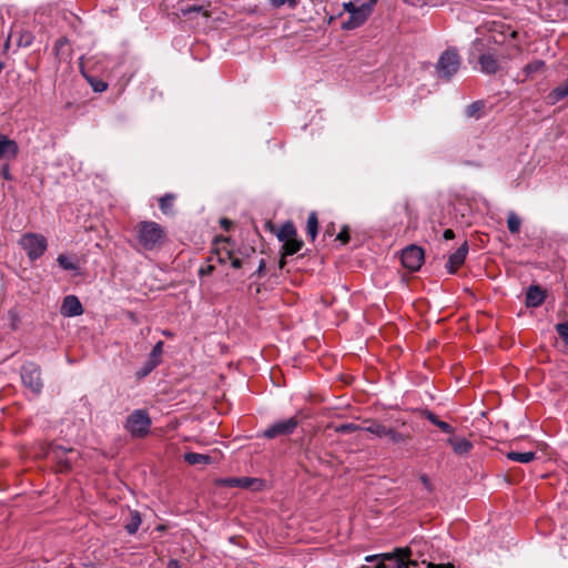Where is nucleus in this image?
I'll return each instance as SVG.
<instances>
[{
    "label": "nucleus",
    "mask_w": 568,
    "mask_h": 568,
    "mask_svg": "<svg viewBox=\"0 0 568 568\" xmlns=\"http://www.w3.org/2000/svg\"><path fill=\"white\" fill-rule=\"evenodd\" d=\"M136 250L156 251L166 241V232L162 225L154 221H140L134 226Z\"/></svg>",
    "instance_id": "1"
},
{
    "label": "nucleus",
    "mask_w": 568,
    "mask_h": 568,
    "mask_svg": "<svg viewBox=\"0 0 568 568\" xmlns=\"http://www.w3.org/2000/svg\"><path fill=\"white\" fill-rule=\"evenodd\" d=\"M462 59L455 48H448L438 58L435 65L439 79L450 80L459 70Z\"/></svg>",
    "instance_id": "2"
},
{
    "label": "nucleus",
    "mask_w": 568,
    "mask_h": 568,
    "mask_svg": "<svg viewBox=\"0 0 568 568\" xmlns=\"http://www.w3.org/2000/svg\"><path fill=\"white\" fill-rule=\"evenodd\" d=\"M151 417L145 409H134L124 422V429L133 438H143L150 433Z\"/></svg>",
    "instance_id": "3"
},
{
    "label": "nucleus",
    "mask_w": 568,
    "mask_h": 568,
    "mask_svg": "<svg viewBox=\"0 0 568 568\" xmlns=\"http://www.w3.org/2000/svg\"><path fill=\"white\" fill-rule=\"evenodd\" d=\"M45 455L57 464L59 471L65 473L72 469V465L74 460H77L79 453L73 448H65L52 443L48 446Z\"/></svg>",
    "instance_id": "4"
},
{
    "label": "nucleus",
    "mask_w": 568,
    "mask_h": 568,
    "mask_svg": "<svg viewBox=\"0 0 568 568\" xmlns=\"http://www.w3.org/2000/svg\"><path fill=\"white\" fill-rule=\"evenodd\" d=\"M20 374L23 386L34 395H40L43 388L40 366L33 362L24 363L20 368Z\"/></svg>",
    "instance_id": "5"
},
{
    "label": "nucleus",
    "mask_w": 568,
    "mask_h": 568,
    "mask_svg": "<svg viewBox=\"0 0 568 568\" xmlns=\"http://www.w3.org/2000/svg\"><path fill=\"white\" fill-rule=\"evenodd\" d=\"M20 245L26 251L30 261L41 257L47 251V239L37 233H27L20 239Z\"/></svg>",
    "instance_id": "6"
},
{
    "label": "nucleus",
    "mask_w": 568,
    "mask_h": 568,
    "mask_svg": "<svg viewBox=\"0 0 568 568\" xmlns=\"http://www.w3.org/2000/svg\"><path fill=\"white\" fill-rule=\"evenodd\" d=\"M298 424L300 422L295 416L287 419L277 420L263 430L262 437L273 439L280 436L292 435L297 428Z\"/></svg>",
    "instance_id": "7"
},
{
    "label": "nucleus",
    "mask_w": 568,
    "mask_h": 568,
    "mask_svg": "<svg viewBox=\"0 0 568 568\" xmlns=\"http://www.w3.org/2000/svg\"><path fill=\"white\" fill-rule=\"evenodd\" d=\"M424 250L415 244L408 245L402 251V265L410 272L418 271L424 263Z\"/></svg>",
    "instance_id": "8"
},
{
    "label": "nucleus",
    "mask_w": 568,
    "mask_h": 568,
    "mask_svg": "<svg viewBox=\"0 0 568 568\" xmlns=\"http://www.w3.org/2000/svg\"><path fill=\"white\" fill-rule=\"evenodd\" d=\"M369 6H358L354 12L349 16L348 20L344 21L342 24V29L344 30H354L361 26H363L367 19L371 17Z\"/></svg>",
    "instance_id": "9"
},
{
    "label": "nucleus",
    "mask_w": 568,
    "mask_h": 568,
    "mask_svg": "<svg viewBox=\"0 0 568 568\" xmlns=\"http://www.w3.org/2000/svg\"><path fill=\"white\" fill-rule=\"evenodd\" d=\"M84 312V308L75 295H67L61 304L60 313L64 317H74L82 315Z\"/></svg>",
    "instance_id": "10"
},
{
    "label": "nucleus",
    "mask_w": 568,
    "mask_h": 568,
    "mask_svg": "<svg viewBox=\"0 0 568 568\" xmlns=\"http://www.w3.org/2000/svg\"><path fill=\"white\" fill-rule=\"evenodd\" d=\"M468 243L467 241H464V243L453 254L449 255L445 265L449 274L456 273V271L464 264L468 254Z\"/></svg>",
    "instance_id": "11"
},
{
    "label": "nucleus",
    "mask_w": 568,
    "mask_h": 568,
    "mask_svg": "<svg viewBox=\"0 0 568 568\" xmlns=\"http://www.w3.org/2000/svg\"><path fill=\"white\" fill-rule=\"evenodd\" d=\"M18 153L19 146L17 142L0 133V160H14Z\"/></svg>",
    "instance_id": "12"
},
{
    "label": "nucleus",
    "mask_w": 568,
    "mask_h": 568,
    "mask_svg": "<svg viewBox=\"0 0 568 568\" xmlns=\"http://www.w3.org/2000/svg\"><path fill=\"white\" fill-rule=\"evenodd\" d=\"M480 71L485 74H495L498 72L500 64L498 58L490 52L480 53L478 57Z\"/></svg>",
    "instance_id": "13"
},
{
    "label": "nucleus",
    "mask_w": 568,
    "mask_h": 568,
    "mask_svg": "<svg viewBox=\"0 0 568 568\" xmlns=\"http://www.w3.org/2000/svg\"><path fill=\"white\" fill-rule=\"evenodd\" d=\"M546 298V292L539 285H531L526 293V305L528 307L540 306Z\"/></svg>",
    "instance_id": "14"
},
{
    "label": "nucleus",
    "mask_w": 568,
    "mask_h": 568,
    "mask_svg": "<svg viewBox=\"0 0 568 568\" xmlns=\"http://www.w3.org/2000/svg\"><path fill=\"white\" fill-rule=\"evenodd\" d=\"M447 443L457 455H467L473 449V443L466 438L449 437Z\"/></svg>",
    "instance_id": "15"
},
{
    "label": "nucleus",
    "mask_w": 568,
    "mask_h": 568,
    "mask_svg": "<svg viewBox=\"0 0 568 568\" xmlns=\"http://www.w3.org/2000/svg\"><path fill=\"white\" fill-rule=\"evenodd\" d=\"M175 194L166 193L159 199V207L161 212L166 216H173L174 212Z\"/></svg>",
    "instance_id": "16"
},
{
    "label": "nucleus",
    "mask_w": 568,
    "mask_h": 568,
    "mask_svg": "<svg viewBox=\"0 0 568 568\" xmlns=\"http://www.w3.org/2000/svg\"><path fill=\"white\" fill-rule=\"evenodd\" d=\"M295 237H297V231L295 225L291 221L285 222L277 232V239L282 243L293 240Z\"/></svg>",
    "instance_id": "17"
},
{
    "label": "nucleus",
    "mask_w": 568,
    "mask_h": 568,
    "mask_svg": "<svg viewBox=\"0 0 568 568\" xmlns=\"http://www.w3.org/2000/svg\"><path fill=\"white\" fill-rule=\"evenodd\" d=\"M566 97H568V79L550 91L548 94V100L554 104L565 99Z\"/></svg>",
    "instance_id": "18"
},
{
    "label": "nucleus",
    "mask_w": 568,
    "mask_h": 568,
    "mask_svg": "<svg viewBox=\"0 0 568 568\" xmlns=\"http://www.w3.org/2000/svg\"><path fill=\"white\" fill-rule=\"evenodd\" d=\"M142 523L141 515L138 510H131L129 520L124 525V528L129 535H134Z\"/></svg>",
    "instance_id": "19"
},
{
    "label": "nucleus",
    "mask_w": 568,
    "mask_h": 568,
    "mask_svg": "<svg viewBox=\"0 0 568 568\" xmlns=\"http://www.w3.org/2000/svg\"><path fill=\"white\" fill-rule=\"evenodd\" d=\"M485 102L477 100L466 106L465 114L467 118L480 119L483 116Z\"/></svg>",
    "instance_id": "20"
},
{
    "label": "nucleus",
    "mask_w": 568,
    "mask_h": 568,
    "mask_svg": "<svg viewBox=\"0 0 568 568\" xmlns=\"http://www.w3.org/2000/svg\"><path fill=\"white\" fill-rule=\"evenodd\" d=\"M506 456L508 459H510L513 462L528 464L536 458V453L535 452H525V453L509 452L506 454Z\"/></svg>",
    "instance_id": "21"
},
{
    "label": "nucleus",
    "mask_w": 568,
    "mask_h": 568,
    "mask_svg": "<svg viewBox=\"0 0 568 568\" xmlns=\"http://www.w3.org/2000/svg\"><path fill=\"white\" fill-rule=\"evenodd\" d=\"M232 252L227 246L215 247L210 256H213V260H216L217 263L225 264L232 258Z\"/></svg>",
    "instance_id": "22"
},
{
    "label": "nucleus",
    "mask_w": 568,
    "mask_h": 568,
    "mask_svg": "<svg viewBox=\"0 0 568 568\" xmlns=\"http://www.w3.org/2000/svg\"><path fill=\"white\" fill-rule=\"evenodd\" d=\"M184 460L190 465L209 464L212 457L210 455L190 452L184 454Z\"/></svg>",
    "instance_id": "23"
},
{
    "label": "nucleus",
    "mask_w": 568,
    "mask_h": 568,
    "mask_svg": "<svg viewBox=\"0 0 568 568\" xmlns=\"http://www.w3.org/2000/svg\"><path fill=\"white\" fill-rule=\"evenodd\" d=\"M306 232L312 241L316 239L318 232V219L317 213L314 211L311 212L307 217Z\"/></svg>",
    "instance_id": "24"
},
{
    "label": "nucleus",
    "mask_w": 568,
    "mask_h": 568,
    "mask_svg": "<svg viewBox=\"0 0 568 568\" xmlns=\"http://www.w3.org/2000/svg\"><path fill=\"white\" fill-rule=\"evenodd\" d=\"M303 241L298 237L283 243L282 250L284 255H293L303 247Z\"/></svg>",
    "instance_id": "25"
},
{
    "label": "nucleus",
    "mask_w": 568,
    "mask_h": 568,
    "mask_svg": "<svg viewBox=\"0 0 568 568\" xmlns=\"http://www.w3.org/2000/svg\"><path fill=\"white\" fill-rule=\"evenodd\" d=\"M57 262L65 271H78L79 270L78 261L69 257L65 254H60L57 258Z\"/></svg>",
    "instance_id": "26"
},
{
    "label": "nucleus",
    "mask_w": 568,
    "mask_h": 568,
    "mask_svg": "<svg viewBox=\"0 0 568 568\" xmlns=\"http://www.w3.org/2000/svg\"><path fill=\"white\" fill-rule=\"evenodd\" d=\"M423 564H425V568H454V565H452V564L436 565V564H433V562L426 564L425 561ZM409 566H414L415 567V566H417V562L413 561V560H408L406 562V561H403L400 558L397 559V567L396 568H409Z\"/></svg>",
    "instance_id": "27"
},
{
    "label": "nucleus",
    "mask_w": 568,
    "mask_h": 568,
    "mask_svg": "<svg viewBox=\"0 0 568 568\" xmlns=\"http://www.w3.org/2000/svg\"><path fill=\"white\" fill-rule=\"evenodd\" d=\"M387 426L381 424V423H377V422H372L367 427L363 428L364 430L379 437V438H383L387 435Z\"/></svg>",
    "instance_id": "28"
},
{
    "label": "nucleus",
    "mask_w": 568,
    "mask_h": 568,
    "mask_svg": "<svg viewBox=\"0 0 568 568\" xmlns=\"http://www.w3.org/2000/svg\"><path fill=\"white\" fill-rule=\"evenodd\" d=\"M520 225H521V220L519 219V216L514 212L509 213V215L507 217V227H508L509 232L511 234L518 233L520 230Z\"/></svg>",
    "instance_id": "29"
},
{
    "label": "nucleus",
    "mask_w": 568,
    "mask_h": 568,
    "mask_svg": "<svg viewBox=\"0 0 568 568\" xmlns=\"http://www.w3.org/2000/svg\"><path fill=\"white\" fill-rule=\"evenodd\" d=\"M386 433H387V435L385 437H387L393 444L405 443L406 440L409 439L408 435L402 434V433H399L396 429L390 428V427L387 428Z\"/></svg>",
    "instance_id": "30"
},
{
    "label": "nucleus",
    "mask_w": 568,
    "mask_h": 568,
    "mask_svg": "<svg viewBox=\"0 0 568 568\" xmlns=\"http://www.w3.org/2000/svg\"><path fill=\"white\" fill-rule=\"evenodd\" d=\"M92 90L98 93H102L108 89V83L101 79L93 77H87Z\"/></svg>",
    "instance_id": "31"
},
{
    "label": "nucleus",
    "mask_w": 568,
    "mask_h": 568,
    "mask_svg": "<svg viewBox=\"0 0 568 568\" xmlns=\"http://www.w3.org/2000/svg\"><path fill=\"white\" fill-rule=\"evenodd\" d=\"M545 63L541 60H535L524 67V73L526 77L531 75L535 72L540 71L544 68Z\"/></svg>",
    "instance_id": "32"
},
{
    "label": "nucleus",
    "mask_w": 568,
    "mask_h": 568,
    "mask_svg": "<svg viewBox=\"0 0 568 568\" xmlns=\"http://www.w3.org/2000/svg\"><path fill=\"white\" fill-rule=\"evenodd\" d=\"M362 429H363V427L357 424L347 423V424L338 425L335 428V432L339 433V434H351V433L362 430Z\"/></svg>",
    "instance_id": "33"
},
{
    "label": "nucleus",
    "mask_w": 568,
    "mask_h": 568,
    "mask_svg": "<svg viewBox=\"0 0 568 568\" xmlns=\"http://www.w3.org/2000/svg\"><path fill=\"white\" fill-rule=\"evenodd\" d=\"M555 329L559 337L564 341L565 345L568 346V320L562 323H558Z\"/></svg>",
    "instance_id": "34"
},
{
    "label": "nucleus",
    "mask_w": 568,
    "mask_h": 568,
    "mask_svg": "<svg viewBox=\"0 0 568 568\" xmlns=\"http://www.w3.org/2000/svg\"><path fill=\"white\" fill-rule=\"evenodd\" d=\"M212 262H213V256H209L206 263L204 265H202L199 270L200 276L211 275L214 272L215 266L212 264Z\"/></svg>",
    "instance_id": "35"
},
{
    "label": "nucleus",
    "mask_w": 568,
    "mask_h": 568,
    "mask_svg": "<svg viewBox=\"0 0 568 568\" xmlns=\"http://www.w3.org/2000/svg\"><path fill=\"white\" fill-rule=\"evenodd\" d=\"M33 41V36L30 31H23L20 33V37L18 39V45L19 47H29Z\"/></svg>",
    "instance_id": "36"
},
{
    "label": "nucleus",
    "mask_w": 568,
    "mask_h": 568,
    "mask_svg": "<svg viewBox=\"0 0 568 568\" xmlns=\"http://www.w3.org/2000/svg\"><path fill=\"white\" fill-rule=\"evenodd\" d=\"M162 352H163V342L160 341L158 342L154 347L152 348L151 353H150V358H149V362H154L156 361L159 363V358L160 356L162 355Z\"/></svg>",
    "instance_id": "37"
},
{
    "label": "nucleus",
    "mask_w": 568,
    "mask_h": 568,
    "mask_svg": "<svg viewBox=\"0 0 568 568\" xmlns=\"http://www.w3.org/2000/svg\"><path fill=\"white\" fill-rule=\"evenodd\" d=\"M268 2L274 8H281L284 4H287L290 8H294L297 4V0H268Z\"/></svg>",
    "instance_id": "38"
},
{
    "label": "nucleus",
    "mask_w": 568,
    "mask_h": 568,
    "mask_svg": "<svg viewBox=\"0 0 568 568\" xmlns=\"http://www.w3.org/2000/svg\"><path fill=\"white\" fill-rule=\"evenodd\" d=\"M336 240L341 241L342 244H347L351 240L348 226H343L341 232L337 234Z\"/></svg>",
    "instance_id": "39"
},
{
    "label": "nucleus",
    "mask_w": 568,
    "mask_h": 568,
    "mask_svg": "<svg viewBox=\"0 0 568 568\" xmlns=\"http://www.w3.org/2000/svg\"><path fill=\"white\" fill-rule=\"evenodd\" d=\"M202 11H203V7L202 6H196V4L186 6V7L181 9V12H182L183 16H190L191 13L202 12Z\"/></svg>",
    "instance_id": "40"
},
{
    "label": "nucleus",
    "mask_w": 568,
    "mask_h": 568,
    "mask_svg": "<svg viewBox=\"0 0 568 568\" xmlns=\"http://www.w3.org/2000/svg\"><path fill=\"white\" fill-rule=\"evenodd\" d=\"M422 415L429 420L433 425L437 426V423L440 422V419L435 415L433 412L425 409L422 412Z\"/></svg>",
    "instance_id": "41"
},
{
    "label": "nucleus",
    "mask_w": 568,
    "mask_h": 568,
    "mask_svg": "<svg viewBox=\"0 0 568 568\" xmlns=\"http://www.w3.org/2000/svg\"><path fill=\"white\" fill-rule=\"evenodd\" d=\"M256 483V479L254 478H250V477H240L239 478V484H237V487H241V488H250L252 487V485Z\"/></svg>",
    "instance_id": "42"
},
{
    "label": "nucleus",
    "mask_w": 568,
    "mask_h": 568,
    "mask_svg": "<svg viewBox=\"0 0 568 568\" xmlns=\"http://www.w3.org/2000/svg\"><path fill=\"white\" fill-rule=\"evenodd\" d=\"M419 479H420L423 486L425 487V489L428 493H433L434 491V485L432 484L430 479L428 478V476L426 474H422L419 476Z\"/></svg>",
    "instance_id": "43"
},
{
    "label": "nucleus",
    "mask_w": 568,
    "mask_h": 568,
    "mask_svg": "<svg viewBox=\"0 0 568 568\" xmlns=\"http://www.w3.org/2000/svg\"><path fill=\"white\" fill-rule=\"evenodd\" d=\"M437 427L446 434H453L455 432L454 427H452L448 423L440 420L437 423Z\"/></svg>",
    "instance_id": "44"
},
{
    "label": "nucleus",
    "mask_w": 568,
    "mask_h": 568,
    "mask_svg": "<svg viewBox=\"0 0 568 568\" xmlns=\"http://www.w3.org/2000/svg\"><path fill=\"white\" fill-rule=\"evenodd\" d=\"M0 175L7 180V181H10L12 180V175L10 173V168H9V164H3L1 168H0Z\"/></svg>",
    "instance_id": "45"
},
{
    "label": "nucleus",
    "mask_w": 568,
    "mask_h": 568,
    "mask_svg": "<svg viewBox=\"0 0 568 568\" xmlns=\"http://www.w3.org/2000/svg\"><path fill=\"white\" fill-rule=\"evenodd\" d=\"M358 8V6H355L352 1H348V2H344L343 3V9L344 11H346L347 13H349V16L352 14V12H354V10H356Z\"/></svg>",
    "instance_id": "46"
},
{
    "label": "nucleus",
    "mask_w": 568,
    "mask_h": 568,
    "mask_svg": "<svg viewBox=\"0 0 568 568\" xmlns=\"http://www.w3.org/2000/svg\"><path fill=\"white\" fill-rule=\"evenodd\" d=\"M224 485L227 487H237L239 478L237 477H231L223 480Z\"/></svg>",
    "instance_id": "47"
},
{
    "label": "nucleus",
    "mask_w": 568,
    "mask_h": 568,
    "mask_svg": "<svg viewBox=\"0 0 568 568\" xmlns=\"http://www.w3.org/2000/svg\"><path fill=\"white\" fill-rule=\"evenodd\" d=\"M231 265L234 268H240L242 266V261L234 256V253L232 252V258H230Z\"/></svg>",
    "instance_id": "48"
},
{
    "label": "nucleus",
    "mask_w": 568,
    "mask_h": 568,
    "mask_svg": "<svg viewBox=\"0 0 568 568\" xmlns=\"http://www.w3.org/2000/svg\"><path fill=\"white\" fill-rule=\"evenodd\" d=\"M158 365V362L154 361V362H148V365L145 367V369L143 371V373L141 374L142 376H145L146 374H149L154 367H156Z\"/></svg>",
    "instance_id": "49"
},
{
    "label": "nucleus",
    "mask_w": 568,
    "mask_h": 568,
    "mask_svg": "<svg viewBox=\"0 0 568 568\" xmlns=\"http://www.w3.org/2000/svg\"><path fill=\"white\" fill-rule=\"evenodd\" d=\"M444 239L445 240H453L455 237V233L452 229H447L444 231V234H443Z\"/></svg>",
    "instance_id": "50"
},
{
    "label": "nucleus",
    "mask_w": 568,
    "mask_h": 568,
    "mask_svg": "<svg viewBox=\"0 0 568 568\" xmlns=\"http://www.w3.org/2000/svg\"><path fill=\"white\" fill-rule=\"evenodd\" d=\"M168 568H182V566L178 559H170L168 562Z\"/></svg>",
    "instance_id": "51"
},
{
    "label": "nucleus",
    "mask_w": 568,
    "mask_h": 568,
    "mask_svg": "<svg viewBox=\"0 0 568 568\" xmlns=\"http://www.w3.org/2000/svg\"><path fill=\"white\" fill-rule=\"evenodd\" d=\"M220 223H221V226L226 231H229L230 227L232 226V222L227 219H222Z\"/></svg>",
    "instance_id": "52"
},
{
    "label": "nucleus",
    "mask_w": 568,
    "mask_h": 568,
    "mask_svg": "<svg viewBox=\"0 0 568 568\" xmlns=\"http://www.w3.org/2000/svg\"><path fill=\"white\" fill-rule=\"evenodd\" d=\"M264 270H265V261L262 258V260L260 261L258 267H257V270H256V274H257L258 276H261V275L263 274Z\"/></svg>",
    "instance_id": "53"
},
{
    "label": "nucleus",
    "mask_w": 568,
    "mask_h": 568,
    "mask_svg": "<svg viewBox=\"0 0 568 568\" xmlns=\"http://www.w3.org/2000/svg\"><path fill=\"white\" fill-rule=\"evenodd\" d=\"M378 0H368L367 2L365 3H362L363 6H369V12L372 13L373 12V9L375 7V4L377 3Z\"/></svg>",
    "instance_id": "54"
},
{
    "label": "nucleus",
    "mask_w": 568,
    "mask_h": 568,
    "mask_svg": "<svg viewBox=\"0 0 568 568\" xmlns=\"http://www.w3.org/2000/svg\"><path fill=\"white\" fill-rule=\"evenodd\" d=\"M286 256H287V255H284V254L282 253V257H281V260H280V262H278V266H280V268H283V267L285 266V264H286V262H285V257H286Z\"/></svg>",
    "instance_id": "55"
},
{
    "label": "nucleus",
    "mask_w": 568,
    "mask_h": 568,
    "mask_svg": "<svg viewBox=\"0 0 568 568\" xmlns=\"http://www.w3.org/2000/svg\"><path fill=\"white\" fill-rule=\"evenodd\" d=\"M333 231H334V225L332 224L331 226H327L326 230H325V235H333Z\"/></svg>",
    "instance_id": "56"
},
{
    "label": "nucleus",
    "mask_w": 568,
    "mask_h": 568,
    "mask_svg": "<svg viewBox=\"0 0 568 568\" xmlns=\"http://www.w3.org/2000/svg\"><path fill=\"white\" fill-rule=\"evenodd\" d=\"M9 42H10V38L7 40L6 44H4V48H8L9 47Z\"/></svg>",
    "instance_id": "57"
},
{
    "label": "nucleus",
    "mask_w": 568,
    "mask_h": 568,
    "mask_svg": "<svg viewBox=\"0 0 568 568\" xmlns=\"http://www.w3.org/2000/svg\"><path fill=\"white\" fill-rule=\"evenodd\" d=\"M475 44L478 45L481 44V42L479 40H476Z\"/></svg>",
    "instance_id": "58"
},
{
    "label": "nucleus",
    "mask_w": 568,
    "mask_h": 568,
    "mask_svg": "<svg viewBox=\"0 0 568 568\" xmlns=\"http://www.w3.org/2000/svg\"><path fill=\"white\" fill-rule=\"evenodd\" d=\"M567 4H568V0H567Z\"/></svg>",
    "instance_id": "59"
}]
</instances>
